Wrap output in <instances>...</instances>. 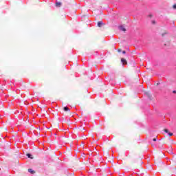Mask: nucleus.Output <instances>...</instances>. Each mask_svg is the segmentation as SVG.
Wrapping results in <instances>:
<instances>
[{"mask_svg":"<svg viewBox=\"0 0 176 176\" xmlns=\"http://www.w3.org/2000/svg\"><path fill=\"white\" fill-rule=\"evenodd\" d=\"M168 135H169L170 137H172V135H173V133H171V132H170V133H168Z\"/></svg>","mask_w":176,"mask_h":176,"instance_id":"nucleus-13","label":"nucleus"},{"mask_svg":"<svg viewBox=\"0 0 176 176\" xmlns=\"http://www.w3.org/2000/svg\"><path fill=\"white\" fill-rule=\"evenodd\" d=\"M121 62L122 63L123 65H127V60H126V59L122 58Z\"/></svg>","mask_w":176,"mask_h":176,"instance_id":"nucleus-2","label":"nucleus"},{"mask_svg":"<svg viewBox=\"0 0 176 176\" xmlns=\"http://www.w3.org/2000/svg\"><path fill=\"white\" fill-rule=\"evenodd\" d=\"M148 17H150V19H152V17H153V15H148Z\"/></svg>","mask_w":176,"mask_h":176,"instance_id":"nucleus-17","label":"nucleus"},{"mask_svg":"<svg viewBox=\"0 0 176 176\" xmlns=\"http://www.w3.org/2000/svg\"><path fill=\"white\" fill-rule=\"evenodd\" d=\"M157 85H160V83H157Z\"/></svg>","mask_w":176,"mask_h":176,"instance_id":"nucleus-22","label":"nucleus"},{"mask_svg":"<svg viewBox=\"0 0 176 176\" xmlns=\"http://www.w3.org/2000/svg\"><path fill=\"white\" fill-rule=\"evenodd\" d=\"M164 144V143H160L159 146H160V148H163Z\"/></svg>","mask_w":176,"mask_h":176,"instance_id":"nucleus-12","label":"nucleus"},{"mask_svg":"<svg viewBox=\"0 0 176 176\" xmlns=\"http://www.w3.org/2000/svg\"><path fill=\"white\" fill-rule=\"evenodd\" d=\"M157 138H154L153 139V141H157Z\"/></svg>","mask_w":176,"mask_h":176,"instance_id":"nucleus-18","label":"nucleus"},{"mask_svg":"<svg viewBox=\"0 0 176 176\" xmlns=\"http://www.w3.org/2000/svg\"><path fill=\"white\" fill-rule=\"evenodd\" d=\"M118 53H120V52H122V49H120V48L118 49Z\"/></svg>","mask_w":176,"mask_h":176,"instance_id":"nucleus-14","label":"nucleus"},{"mask_svg":"<svg viewBox=\"0 0 176 176\" xmlns=\"http://www.w3.org/2000/svg\"><path fill=\"white\" fill-rule=\"evenodd\" d=\"M152 145V146H153V148H155V144H151Z\"/></svg>","mask_w":176,"mask_h":176,"instance_id":"nucleus-20","label":"nucleus"},{"mask_svg":"<svg viewBox=\"0 0 176 176\" xmlns=\"http://www.w3.org/2000/svg\"><path fill=\"white\" fill-rule=\"evenodd\" d=\"M173 9H176V4L173 5Z\"/></svg>","mask_w":176,"mask_h":176,"instance_id":"nucleus-16","label":"nucleus"},{"mask_svg":"<svg viewBox=\"0 0 176 176\" xmlns=\"http://www.w3.org/2000/svg\"><path fill=\"white\" fill-rule=\"evenodd\" d=\"M138 162V164H140H140H142L141 160H135V161H132L131 164H134V163H137Z\"/></svg>","mask_w":176,"mask_h":176,"instance_id":"nucleus-1","label":"nucleus"},{"mask_svg":"<svg viewBox=\"0 0 176 176\" xmlns=\"http://www.w3.org/2000/svg\"><path fill=\"white\" fill-rule=\"evenodd\" d=\"M56 5L58 8H60L61 6V2H57Z\"/></svg>","mask_w":176,"mask_h":176,"instance_id":"nucleus-9","label":"nucleus"},{"mask_svg":"<svg viewBox=\"0 0 176 176\" xmlns=\"http://www.w3.org/2000/svg\"><path fill=\"white\" fill-rule=\"evenodd\" d=\"M173 93H176V91H173Z\"/></svg>","mask_w":176,"mask_h":176,"instance_id":"nucleus-21","label":"nucleus"},{"mask_svg":"<svg viewBox=\"0 0 176 176\" xmlns=\"http://www.w3.org/2000/svg\"><path fill=\"white\" fill-rule=\"evenodd\" d=\"M63 111H65V112H69V108H68V107H63Z\"/></svg>","mask_w":176,"mask_h":176,"instance_id":"nucleus-4","label":"nucleus"},{"mask_svg":"<svg viewBox=\"0 0 176 176\" xmlns=\"http://www.w3.org/2000/svg\"><path fill=\"white\" fill-rule=\"evenodd\" d=\"M26 156H28L29 159H34V157L30 153L26 154Z\"/></svg>","mask_w":176,"mask_h":176,"instance_id":"nucleus-7","label":"nucleus"},{"mask_svg":"<svg viewBox=\"0 0 176 176\" xmlns=\"http://www.w3.org/2000/svg\"><path fill=\"white\" fill-rule=\"evenodd\" d=\"M164 133H167L168 134H170V132L168 131V129H164Z\"/></svg>","mask_w":176,"mask_h":176,"instance_id":"nucleus-10","label":"nucleus"},{"mask_svg":"<svg viewBox=\"0 0 176 176\" xmlns=\"http://www.w3.org/2000/svg\"><path fill=\"white\" fill-rule=\"evenodd\" d=\"M164 133H167L168 134H170V132L168 131V129H164Z\"/></svg>","mask_w":176,"mask_h":176,"instance_id":"nucleus-11","label":"nucleus"},{"mask_svg":"<svg viewBox=\"0 0 176 176\" xmlns=\"http://www.w3.org/2000/svg\"><path fill=\"white\" fill-rule=\"evenodd\" d=\"M102 25H104V23H102V21L98 22V27H101Z\"/></svg>","mask_w":176,"mask_h":176,"instance_id":"nucleus-6","label":"nucleus"},{"mask_svg":"<svg viewBox=\"0 0 176 176\" xmlns=\"http://www.w3.org/2000/svg\"><path fill=\"white\" fill-rule=\"evenodd\" d=\"M152 24H156V21H152Z\"/></svg>","mask_w":176,"mask_h":176,"instance_id":"nucleus-15","label":"nucleus"},{"mask_svg":"<svg viewBox=\"0 0 176 176\" xmlns=\"http://www.w3.org/2000/svg\"><path fill=\"white\" fill-rule=\"evenodd\" d=\"M28 173H30V174H35V170L31 169V168H29L28 170Z\"/></svg>","mask_w":176,"mask_h":176,"instance_id":"nucleus-5","label":"nucleus"},{"mask_svg":"<svg viewBox=\"0 0 176 176\" xmlns=\"http://www.w3.org/2000/svg\"><path fill=\"white\" fill-rule=\"evenodd\" d=\"M168 32L167 31H164L163 33L161 34L162 36H166V35H167Z\"/></svg>","mask_w":176,"mask_h":176,"instance_id":"nucleus-8","label":"nucleus"},{"mask_svg":"<svg viewBox=\"0 0 176 176\" xmlns=\"http://www.w3.org/2000/svg\"><path fill=\"white\" fill-rule=\"evenodd\" d=\"M119 30H120V31H123L124 32H126V28H124V27L123 26H120Z\"/></svg>","mask_w":176,"mask_h":176,"instance_id":"nucleus-3","label":"nucleus"},{"mask_svg":"<svg viewBox=\"0 0 176 176\" xmlns=\"http://www.w3.org/2000/svg\"><path fill=\"white\" fill-rule=\"evenodd\" d=\"M123 54H126V51H122Z\"/></svg>","mask_w":176,"mask_h":176,"instance_id":"nucleus-19","label":"nucleus"}]
</instances>
